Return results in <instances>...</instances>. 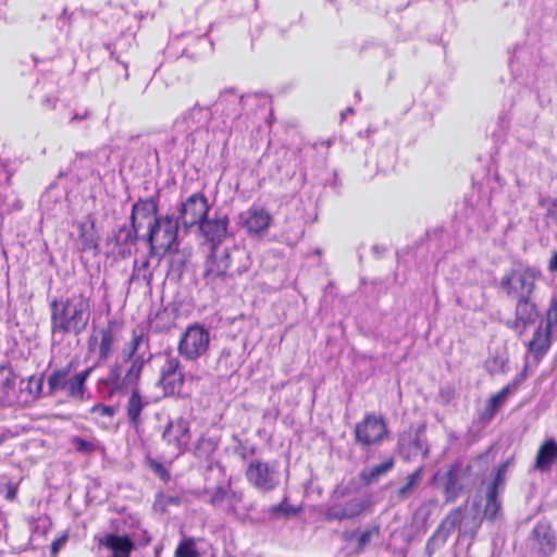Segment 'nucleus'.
Segmentation results:
<instances>
[{
	"mask_svg": "<svg viewBox=\"0 0 557 557\" xmlns=\"http://www.w3.org/2000/svg\"><path fill=\"white\" fill-rule=\"evenodd\" d=\"M94 308V290L84 285H72L66 295L49 301L50 331L52 335L83 334L89 324Z\"/></svg>",
	"mask_w": 557,
	"mask_h": 557,
	"instance_id": "obj_1",
	"label": "nucleus"
},
{
	"mask_svg": "<svg viewBox=\"0 0 557 557\" xmlns=\"http://www.w3.org/2000/svg\"><path fill=\"white\" fill-rule=\"evenodd\" d=\"M144 344L149 345V337L144 326L137 325L132 330L131 339L123 351V361L128 363L126 370L123 371L120 362H114L110 366L107 375L100 380L110 398L139 384L144 368L148 362L143 355H138V350Z\"/></svg>",
	"mask_w": 557,
	"mask_h": 557,
	"instance_id": "obj_2",
	"label": "nucleus"
},
{
	"mask_svg": "<svg viewBox=\"0 0 557 557\" xmlns=\"http://www.w3.org/2000/svg\"><path fill=\"white\" fill-rule=\"evenodd\" d=\"M541 271L523 262H515L499 280V287L508 298L532 297Z\"/></svg>",
	"mask_w": 557,
	"mask_h": 557,
	"instance_id": "obj_3",
	"label": "nucleus"
},
{
	"mask_svg": "<svg viewBox=\"0 0 557 557\" xmlns=\"http://www.w3.org/2000/svg\"><path fill=\"white\" fill-rule=\"evenodd\" d=\"M389 437L386 419L381 413L367 412L354 428L355 444L362 450L369 451L380 447Z\"/></svg>",
	"mask_w": 557,
	"mask_h": 557,
	"instance_id": "obj_4",
	"label": "nucleus"
},
{
	"mask_svg": "<svg viewBox=\"0 0 557 557\" xmlns=\"http://www.w3.org/2000/svg\"><path fill=\"white\" fill-rule=\"evenodd\" d=\"M178 221L173 215L156 216L149 223L147 242L150 256H164L177 244Z\"/></svg>",
	"mask_w": 557,
	"mask_h": 557,
	"instance_id": "obj_5",
	"label": "nucleus"
},
{
	"mask_svg": "<svg viewBox=\"0 0 557 557\" xmlns=\"http://www.w3.org/2000/svg\"><path fill=\"white\" fill-rule=\"evenodd\" d=\"M75 368V362L70 361L65 367L54 370L48 377L49 394L65 391L67 397L82 400L86 392V381L92 372V368L70 376Z\"/></svg>",
	"mask_w": 557,
	"mask_h": 557,
	"instance_id": "obj_6",
	"label": "nucleus"
},
{
	"mask_svg": "<svg viewBox=\"0 0 557 557\" xmlns=\"http://www.w3.org/2000/svg\"><path fill=\"white\" fill-rule=\"evenodd\" d=\"M231 264V255L227 251L218 253L216 249H211L203 262L202 280L205 285L215 293L230 286L234 281Z\"/></svg>",
	"mask_w": 557,
	"mask_h": 557,
	"instance_id": "obj_7",
	"label": "nucleus"
},
{
	"mask_svg": "<svg viewBox=\"0 0 557 557\" xmlns=\"http://www.w3.org/2000/svg\"><path fill=\"white\" fill-rule=\"evenodd\" d=\"M120 330L121 323L117 320H108L104 326L89 335L87 339L88 352L96 355L100 361H107L116 349Z\"/></svg>",
	"mask_w": 557,
	"mask_h": 557,
	"instance_id": "obj_8",
	"label": "nucleus"
},
{
	"mask_svg": "<svg viewBox=\"0 0 557 557\" xmlns=\"http://www.w3.org/2000/svg\"><path fill=\"white\" fill-rule=\"evenodd\" d=\"M209 345V331L199 323H193L182 334L177 343V352L185 360L194 361L207 354Z\"/></svg>",
	"mask_w": 557,
	"mask_h": 557,
	"instance_id": "obj_9",
	"label": "nucleus"
},
{
	"mask_svg": "<svg viewBox=\"0 0 557 557\" xmlns=\"http://www.w3.org/2000/svg\"><path fill=\"white\" fill-rule=\"evenodd\" d=\"M245 476L253 488L262 493L272 492L280 484L275 467L260 459H253L248 463Z\"/></svg>",
	"mask_w": 557,
	"mask_h": 557,
	"instance_id": "obj_10",
	"label": "nucleus"
},
{
	"mask_svg": "<svg viewBox=\"0 0 557 557\" xmlns=\"http://www.w3.org/2000/svg\"><path fill=\"white\" fill-rule=\"evenodd\" d=\"M209 211L210 205L206 195L201 191L194 193L182 202L176 220L181 221L185 230H189L198 226L208 216Z\"/></svg>",
	"mask_w": 557,
	"mask_h": 557,
	"instance_id": "obj_11",
	"label": "nucleus"
},
{
	"mask_svg": "<svg viewBox=\"0 0 557 557\" xmlns=\"http://www.w3.org/2000/svg\"><path fill=\"white\" fill-rule=\"evenodd\" d=\"M159 211V198L158 197H149V198H139L132 206L129 222L131 230L127 231V235L125 238L126 244H134L138 239V233L143 227V221L148 220L149 223L153 221L156 216H158Z\"/></svg>",
	"mask_w": 557,
	"mask_h": 557,
	"instance_id": "obj_12",
	"label": "nucleus"
},
{
	"mask_svg": "<svg viewBox=\"0 0 557 557\" xmlns=\"http://www.w3.org/2000/svg\"><path fill=\"white\" fill-rule=\"evenodd\" d=\"M186 382L181 360L175 356H168L160 369L158 386L164 396L173 397L180 395Z\"/></svg>",
	"mask_w": 557,
	"mask_h": 557,
	"instance_id": "obj_13",
	"label": "nucleus"
},
{
	"mask_svg": "<svg viewBox=\"0 0 557 557\" xmlns=\"http://www.w3.org/2000/svg\"><path fill=\"white\" fill-rule=\"evenodd\" d=\"M539 318L537 306L531 300V297L520 298L517 299L513 320L508 321L506 325L521 336Z\"/></svg>",
	"mask_w": 557,
	"mask_h": 557,
	"instance_id": "obj_14",
	"label": "nucleus"
},
{
	"mask_svg": "<svg viewBox=\"0 0 557 557\" xmlns=\"http://www.w3.org/2000/svg\"><path fill=\"white\" fill-rule=\"evenodd\" d=\"M367 509V502L352 498L345 504H332L323 511V519L327 522L351 520L360 517Z\"/></svg>",
	"mask_w": 557,
	"mask_h": 557,
	"instance_id": "obj_15",
	"label": "nucleus"
},
{
	"mask_svg": "<svg viewBox=\"0 0 557 557\" xmlns=\"http://www.w3.org/2000/svg\"><path fill=\"white\" fill-rule=\"evenodd\" d=\"M162 440L166 445L183 451L190 441L189 422L184 418L169 421L162 433Z\"/></svg>",
	"mask_w": 557,
	"mask_h": 557,
	"instance_id": "obj_16",
	"label": "nucleus"
},
{
	"mask_svg": "<svg viewBox=\"0 0 557 557\" xmlns=\"http://www.w3.org/2000/svg\"><path fill=\"white\" fill-rule=\"evenodd\" d=\"M230 219L227 215L214 216L208 219V216L198 225L201 235L209 242L212 247L216 249L227 236Z\"/></svg>",
	"mask_w": 557,
	"mask_h": 557,
	"instance_id": "obj_17",
	"label": "nucleus"
},
{
	"mask_svg": "<svg viewBox=\"0 0 557 557\" xmlns=\"http://www.w3.org/2000/svg\"><path fill=\"white\" fill-rule=\"evenodd\" d=\"M465 519L466 506L453 508L437 525L430 541H438L441 544H445L449 535L462 525Z\"/></svg>",
	"mask_w": 557,
	"mask_h": 557,
	"instance_id": "obj_18",
	"label": "nucleus"
},
{
	"mask_svg": "<svg viewBox=\"0 0 557 557\" xmlns=\"http://www.w3.org/2000/svg\"><path fill=\"white\" fill-rule=\"evenodd\" d=\"M462 465L460 461L450 463L444 474L443 493L446 504L455 503L465 491V485L460 483Z\"/></svg>",
	"mask_w": 557,
	"mask_h": 557,
	"instance_id": "obj_19",
	"label": "nucleus"
},
{
	"mask_svg": "<svg viewBox=\"0 0 557 557\" xmlns=\"http://www.w3.org/2000/svg\"><path fill=\"white\" fill-rule=\"evenodd\" d=\"M127 389H129V387ZM148 405L149 401L143 395L138 385L132 386L125 405L126 418L132 428L137 430L143 424V413Z\"/></svg>",
	"mask_w": 557,
	"mask_h": 557,
	"instance_id": "obj_20",
	"label": "nucleus"
},
{
	"mask_svg": "<svg viewBox=\"0 0 557 557\" xmlns=\"http://www.w3.org/2000/svg\"><path fill=\"white\" fill-rule=\"evenodd\" d=\"M553 333L554 331L547 324L545 326L540 324L535 329L532 338L527 345L528 351L534 359L541 360L548 352L552 346Z\"/></svg>",
	"mask_w": 557,
	"mask_h": 557,
	"instance_id": "obj_21",
	"label": "nucleus"
},
{
	"mask_svg": "<svg viewBox=\"0 0 557 557\" xmlns=\"http://www.w3.org/2000/svg\"><path fill=\"white\" fill-rule=\"evenodd\" d=\"M271 222L272 215L264 208L251 206L247 210L244 226L249 234H261L270 227Z\"/></svg>",
	"mask_w": 557,
	"mask_h": 557,
	"instance_id": "obj_22",
	"label": "nucleus"
},
{
	"mask_svg": "<svg viewBox=\"0 0 557 557\" xmlns=\"http://www.w3.org/2000/svg\"><path fill=\"white\" fill-rule=\"evenodd\" d=\"M532 536L544 555H550L556 549V536L549 523L539 522L532 530Z\"/></svg>",
	"mask_w": 557,
	"mask_h": 557,
	"instance_id": "obj_23",
	"label": "nucleus"
},
{
	"mask_svg": "<svg viewBox=\"0 0 557 557\" xmlns=\"http://www.w3.org/2000/svg\"><path fill=\"white\" fill-rule=\"evenodd\" d=\"M554 462H557V442L550 437L540 445L534 467L540 471H548Z\"/></svg>",
	"mask_w": 557,
	"mask_h": 557,
	"instance_id": "obj_24",
	"label": "nucleus"
},
{
	"mask_svg": "<svg viewBox=\"0 0 557 557\" xmlns=\"http://www.w3.org/2000/svg\"><path fill=\"white\" fill-rule=\"evenodd\" d=\"M395 457L389 456L381 463L374 465L370 469L362 470L359 474L363 484L370 485L377 482L382 476L386 475L395 468Z\"/></svg>",
	"mask_w": 557,
	"mask_h": 557,
	"instance_id": "obj_25",
	"label": "nucleus"
},
{
	"mask_svg": "<svg viewBox=\"0 0 557 557\" xmlns=\"http://www.w3.org/2000/svg\"><path fill=\"white\" fill-rule=\"evenodd\" d=\"M78 239L82 244L83 251H98L99 250V236L95 230V222L92 221L88 226L85 222H79Z\"/></svg>",
	"mask_w": 557,
	"mask_h": 557,
	"instance_id": "obj_26",
	"label": "nucleus"
},
{
	"mask_svg": "<svg viewBox=\"0 0 557 557\" xmlns=\"http://www.w3.org/2000/svg\"><path fill=\"white\" fill-rule=\"evenodd\" d=\"M373 535H375V536L380 535V527L379 525H373V527L364 530L360 534H358V532L356 530L355 531H345V532H343L342 537L345 541L349 542L357 536L356 553H361L364 550L367 545L370 543Z\"/></svg>",
	"mask_w": 557,
	"mask_h": 557,
	"instance_id": "obj_27",
	"label": "nucleus"
},
{
	"mask_svg": "<svg viewBox=\"0 0 557 557\" xmlns=\"http://www.w3.org/2000/svg\"><path fill=\"white\" fill-rule=\"evenodd\" d=\"M16 375L11 367L0 366V389L2 396L0 397V404L4 403L9 398V393L15 387Z\"/></svg>",
	"mask_w": 557,
	"mask_h": 557,
	"instance_id": "obj_28",
	"label": "nucleus"
},
{
	"mask_svg": "<svg viewBox=\"0 0 557 557\" xmlns=\"http://www.w3.org/2000/svg\"><path fill=\"white\" fill-rule=\"evenodd\" d=\"M424 474V466L418 467L412 473L407 476V482L399 487L397 495L400 499L408 498L420 484Z\"/></svg>",
	"mask_w": 557,
	"mask_h": 557,
	"instance_id": "obj_29",
	"label": "nucleus"
},
{
	"mask_svg": "<svg viewBox=\"0 0 557 557\" xmlns=\"http://www.w3.org/2000/svg\"><path fill=\"white\" fill-rule=\"evenodd\" d=\"M200 555L197 548V541L193 536H187L180 541L174 552V557H200Z\"/></svg>",
	"mask_w": 557,
	"mask_h": 557,
	"instance_id": "obj_30",
	"label": "nucleus"
},
{
	"mask_svg": "<svg viewBox=\"0 0 557 557\" xmlns=\"http://www.w3.org/2000/svg\"><path fill=\"white\" fill-rule=\"evenodd\" d=\"M512 458L502 462L497 469L492 483L488 485L487 492L498 493L499 488L505 484L506 472L511 465Z\"/></svg>",
	"mask_w": 557,
	"mask_h": 557,
	"instance_id": "obj_31",
	"label": "nucleus"
},
{
	"mask_svg": "<svg viewBox=\"0 0 557 557\" xmlns=\"http://www.w3.org/2000/svg\"><path fill=\"white\" fill-rule=\"evenodd\" d=\"M500 510V502L498 499V493L487 492L486 494V503L484 507V516L494 521Z\"/></svg>",
	"mask_w": 557,
	"mask_h": 557,
	"instance_id": "obj_32",
	"label": "nucleus"
},
{
	"mask_svg": "<svg viewBox=\"0 0 557 557\" xmlns=\"http://www.w3.org/2000/svg\"><path fill=\"white\" fill-rule=\"evenodd\" d=\"M146 463L149 469L159 476L165 484L171 481V473L164 463L151 458H146Z\"/></svg>",
	"mask_w": 557,
	"mask_h": 557,
	"instance_id": "obj_33",
	"label": "nucleus"
},
{
	"mask_svg": "<svg viewBox=\"0 0 557 557\" xmlns=\"http://www.w3.org/2000/svg\"><path fill=\"white\" fill-rule=\"evenodd\" d=\"M166 310L158 311L154 317L149 318L148 323L149 326L153 330L154 333H164L168 332L171 327L169 323H165V318H168Z\"/></svg>",
	"mask_w": 557,
	"mask_h": 557,
	"instance_id": "obj_34",
	"label": "nucleus"
},
{
	"mask_svg": "<svg viewBox=\"0 0 557 557\" xmlns=\"http://www.w3.org/2000/svg\"><path fill=\"white\" fill-rule=\"evenodd\" d=\"M235 497L236 493L228 492L224 486H216L211 493L209 504L212 507H220L226 499Z\"/></svg>",
	"mask_w": 557,
	"mask_h": 557,
	"instance_id": "obj_35",
	"label": "nucleus"
},
{
	"mask_svg": "<svg viewBox=\"0 0 557 557\" xmlns=\"http://www.w3.org/2000/svg\"><path fill=\"white\" fill-rule=\"evenodd\" d=\"M299 512H300L299 508H296V507L287 504V497H284V499L280 504L273 505L269 509V513L274 517L292 516V515L295 516V515H298Z\"/></svg>",
	"mask_w": 557,
	"mask_h": 557,
	"instance_id": "obj_36",
	"label": "nucleus"
},
{
	"mask_svg": "<svg viewBox=\"0 0 557 557\" xmlns=\"http://www.w3.org/2000/svg\"><path fill=\"white\" fill-rule=\"evenodd\" d=\"M510 394V385L504 386L502 389H499L496 394L492 395L486 406H488L492 410L497 412L504 403L506 401L507 396Z\"/></svg>",
	"mask_w": 557,
	"mask_h": 557,
	"instance_id": "obj_37",
	"label": "nucleus"
},
{
	"mask_svg": "<svg viewBox=\"0 0 557 557\" xmlns=\"http://www.w3.org/2000/svg\"><path fill=\"white\" fill-rule=\"evenodd\" d=\"M214 449L215 446L210 438L201 437L195 446V455L198 458H209Z\"/></svg>",
	"mask_w": 557,
	"mask_h": 557,
	"instance_id": "obj_38",
	"label": "nucleus"
},
{
	"mask_svg": "<svg viewBox=\"0 0 557 557\" xmlns=\"http://www.w3.org/2000/svg\"><path fill=\"white\" fill-rule=\"evenodd\" d=\"M71 443L79 454L91 455L96 451V445L83 437L74 436L71 438Z\"/></svg>",
	"mask_w": 557,
	"mask_h": 557,
	"instance_id": "obj_39",
	"label": "nucleus"
},
{
	"mask_svg": "<svg viewBox=\"0 0 557 557\" xmlns=\"http://www.w3.org/2000/svg\"><path fill=\"white\" fill-rule=\"evenodd\" d=\"M546 324L554 332H557V295L552 298L549 307L546 311Z\"/></svg>",
	"mask_w": 557,
	"mask_h": 557,
	"instance_id": "obj_40",
	"label": "nucleus"
},
{
	"mask_svg": "<svg viewBox=\"0 0 557 557\" xmlns=\"http://www.w3.org/2000/svg\"><path fill=\"white\" fill-rule=\"evenodd\" d=\"M69 532H63L60 536L52 541L50 545L51 557H57L60 550L65 546L69 541Z\"/></svg>",
	"mask_w": 557,
	"mask_h": 557,
	"instance_id": "obj_41",
	"label": "nucleus"
},
{
	"mask_svg": "<svg viewBox=\"0 0 557 557\" xmlns=\"http://www.w3.org/2000/svg\"><path fill=\"white\" fill-rule=\"evenodd\" d=\"M90 412L99 417L113 418L115 409L112 406L96 404L91 407Z\"/></svg>",
	"mask_w": 557,
	"mask_h": 557,
	"instance_id": "obj_42",
	"label": "nucleus"
},
{
	"mask_svg": "<svg viewBox=\"0 0 557 557\" xmlns=\"http://www.w3.org/2000/svg\"><path fill=\"white\" fill-rule=\"evenodd\" d=\"M3 488L5 492L4 498L9 502H14L17 496L18 485L16 483L9 482L3 486Z\"/></svg>",
	"mask_w": 557,
	"mask_h": 557,
	"instance_id": "obj_43",
	"label": "nucleus"
},
{
	"mask_svg": "<svg viewBox=\"0 0 557 557\" xmlns=\"http://www.w3.org/2000/svg\"><path fill=\"white\" fill-rule=\"evenodd\" d=\"M496 413L497 412H495L488 406H486L485 409L479 413L478 418L481 423L486 424L494 419Z\"/></svg>",
	"mask_w": 557,
	"mask_h": 557,
	"instance_id": "obj_44",
	"label": "nucleus"
},
{
	"mask_svg": "<svg viewBox=\"0 0 557 557\" xmlns=\"http://www.w3.org/2000/svg\"><path fill=\"white\" fill-rule=\"evenodd\" d=\"M496 413L497 412H495L488 406H486L485 409L479 413L478 418L481 423L486 424L494 419Z\"/></svg>",
	"mask_w": 557,
	"mask_h": 557,
	"instance_id": "obj_45",
	"label": "nucleus"
},
{
	"mask_svg": "<svg viewBox=\"0 0 557 557\" xmlns=\"http://www.w3.org/2000/svg\"><path fill=\"white\" fill-rule=\"evenodd\" d=\"M525 371H527V369H524L521 373H519L512 380V382L509 384L510 385V391L511 389H516L519 386V384L525 379Z\"/></svg>",
	"mask_w": 557,
	"mask_h": 557,
	"instance_id": "obj_46",
	"label": "nucleus"
},
{
	"mask_svg": "<svg viewBox=\"0 0 557 557\" xmlns=\"http://www.w3.org/2000/svg\"><path fill=\"white\" fill-rule=\"evenodd\" d=\"M548 270L552 273L557 272V250L553 252L549 262H548Z\"/></svg>",
	"mask_w": 557,
	"mask_h": 557,
	"instance_id": "obj_47",
	"label": "nucleus"
},
{
	"mask_svg": "<svg viewBox=\"0 0 557 557\" xmlns=\"http://www.w3.org/2000/svg\"><path fill=\"white\" fill-rule=\"evenodd\" d=\"M409 446H411L414 450L423 449L422 442L418 435L410 441Z\"/></svg>",
	"mask_w": 557,
	"mask_h": 557,
	"instance_id": "obj_48",
	"label": "nucleus"
},
{
	"mask_svg": "<svg viewBox=\"0 0 557 557\" xmlns=\"http://www.w3.org/2000/svg\"><path fill=\"white\" fill-rule=\"evenodd\" d=\"M178 504H180L178 497L170 496V497H166V499L164 500V505H178Z\"/></svg>",
	"mask_w": 557,
	"mask_h": 557,
	"instance_id": "obj_49",
	"label": "nucleus"
},
{
	"mask_svg": "<svg viewBox=\"0 0 557 557\" xmlns=\"http://www.w3.org/2000/svg\"><path fill=\"white\" fill-rule=\"evenodd\" d=\"M149 263H150V262H149V259H148V258H147V259H145V260L141 262L140 267H138V268H137V270H138V271H140V270L147 269V268L149 267Z\"/></svg>",
	"mask_w": 557,
	"mask_h": 557,
	"instance_id": "obj_50",
	"label": "nucleus"
},
{
	"mask_svg": "<svg viewBox=\"0 0 557 557\" xmlns=\"http://www.w3.org/2000/svg\"><path fill=\"white\" fill-rule=\"evenodd\" d=\"M404 459H405L406 461H409V460L411 459V455H410V453H406V454H405V456H404Z\"/></svg>",
	"mask_w": 557,
	"mask_h": 557,
	"instance_id": "obj_51",
	"label": "nucleus"
},
{
	"mask_svg": "<svg viewBox=\"0 0 557 557\" xmlns=\"http://www.w3.org/2000/svg\"><path fill=\"white\" fill-rule=\"evenodd\" d=\"M83 117H84V116H79V115L75 114V115L72 117V120H82Z\"/></svg>",
	"mask_w": 557,
	"mask_h": 557,
	"instance_id": "obj_52",
	"label": "nucleus"
},
{
	"mask_svg": "<svg viewBox=\"0 0 557 557\" xmlns=\"http://www.w3.org/2000/svg\"><path fill=\"white\" fill-rule=\"evenodd\" d=\"M403 448H404V444L401 442L398 443V449L399 451H403Z\"/></svg>",
	"mask_w": 557,
	"mask_h": 557,
	"instance_id": "obj_53",
	"label": "nucleus"
},
{
	"mask_svg": "<svg viewBox=\"0 0 557 557\" xmlns=\"http://www.w3.org/2000/svg\"><path fill=\"white\" fill-rule=\"evenodd\" d=\"M429 454V448L425 447L424 450H423V455L426 456Z\"/></svg>",
	"mask_w": 557,
	"mask_h": 557,
	"instance_id": "obj_54",
	"label": "nucleus"
},
{
	"mask_svg": "<svg viewBox=\"0 0 557 557\" xmlns=\"http://www.w3.org/2000/svg\"><path fill=\"white\" fill-rule=\"evenodd\" d=\"M553 206L557 207V199L553 200Z\"/></svg>",
	"mask_w": 557,
	"mask_h": 557,
	"instance_id": "obj_55",
	"label": "nucleus"
}]
</instances>
